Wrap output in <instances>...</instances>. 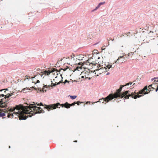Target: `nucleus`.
I'll use <instances>...</instances> for the list:
<instances>
[{"instance_id":"nucleus-7","label":"nucleus","mask_w":158,"mask_h":158,"mask_svg":"<svg viewBox=\"0 0 158 158\" xmlns=\"http://www.w3.org/2000/svg\"><path fill=\"white\" fill-rule=\"evenodd\" d=\"M111 96V95H110L109 94L105 98H102L100 99L99 100V101L97 102H100L102 103H104L105 102V103L106 104V103L109 102L110 101L112 100V97Z\"/></svg>"},{"instance_id":"nucleus-19","label":"nucleus","mask_w":158,"mask_h":158,"mask_svg":"<svg viewBox=\"0 0 158 158\" xmlns=\"http://www.w3.org/2000/svg\"><path fill=\"white\" fill-rule=\"evenodd\" d=\"M70 98L71 99H75L77 96H75V95H74V96H70Z\"/></svg>"},{"instance_id":"nucleus-2","label":"nucleus","mask_w":158,"mask_h":158,"mask_svg":"<svg viewBox=\"0 0 158 158\" xmlns=\"http://www.w3.org/2000/svg\"><path fill=\"white\" fill-rule=\"evenodd\" d=\"M45 108L47 109L49 111L51 110H52L56 108H60V106L64 107L66 108H69L70 107V104L66 102L65 104H60L59 103L56 104H50L49 105H45Z\"/></svg>"},{"instance_id":"nucleus-30","label":"nucleus","mask_w":158,"mask_h":158,"mask_svg":"<svg viewBox=\"0 0 158 158\" xmlns=\"http://www.w3.org/2000/svg\"><path fill=\"white\" fill-rule=\"evenodd\" d=\"M130 85V83H128L127 84H126V85H124V86H126V85Z\"/></svg>"},{"instance_id":"nucleus-20","label":"nucleus","mask_w":158,"mask_h":158,"mask_svg":"<svg viewBox=\"0 0 158 158\" xmlns=\"http://www.w3.org/2000/svg\"><path fill=\"white\" fill-rule=\"evenodd\" d=\"M154 79H155L154 81L155 84H156V83L158 82V78H154Z\"/></svg>"},{"instance_id":"nucleus-18","label":"nucleus","mask_w":158,"mask_h":158,"mask_svg":"<svg viewBox=\"0 0 158 158\" xmlns=\"http://www.w3.org/2000/svg\"><path fill=\"white\" fill-rule=\"evenodd\" d=\"M106 67L108 69H109L110 68H112V65L110 64H107L106 65Z\"/></svg>"},{"instance_id":"nucleus-34","label":"nucleus","mask_w":158,"mask_h":158,"mask_svg":"<svg viewBox=\"0 0 158 158\" xmlns=\"http://www.w3.org/2000/svg\"><path fill=\"white\" fill-rule=\"evenodd\" d=\"M74 142H77V140H74L73 141Z\"/></svg>"},{"instance_id":"nucleus-6","label":"nucleus","mask_w":158,"mask_h":158,"mask_svg":"<svg viewBox=\"0 0 158 158\" xmlns=\"http://www.w3.org/2000/svg\"><path fill=\"white\" fill-rule=\"evenodd\" d=\"M129 92V91H128V94L124 96L123 98L124 99H128L129 98V97H131L134 99H136L137 98H139L142 96L141 95H139V94H138L139 91L137 93L135 92H134L131 93V94Z\"/></svg>"},{"instance_id":"nucleus-31","label":"nucleus","mask_w":158,"mask_h":158,"mask_svg":"<svg viewBox=\"0 0 158 158\" xmlns=\"http://www.w3.org/2000/svg\"><path fill=\"white\" fill-rule=\"evenodd\" d=\"M129 83H130V85H131L132 84V82H130Z\"/></svg>"},{"instance_id":"nucleus-39","label":"nucleus","mask_w":158,"mask_h":158,"mask_svg":"<svg viewBox=\"0 0 158 158\" xmlns=\"http://www.w3.org/2000/svg\"><path fill=\"white\" fill-rule=\"evenodd\" d=\"M124 61V60H122V62H123V61Z\"/></svg>"},{"instance_id":"nucleus-35","label":"nucleus","mask_w":158,"mask_h":158,"mask_svg":"<svg viewBox=\"0 0 158 158\" xmlns=\"http://www.w3.org/2000/svg\"><path fill=\"white\" fill-rule=\"evenodd\" d=\"M111 40V38H110L108 40Z\"/></svg>"},{"instance_id":"nucleus-17","label":"nucleus","mask_w":158,"mask_h":158,"mask_svg":"<svg viewBox=\"0 0 158 158\" xmlns=\"http://www.w3.org/2000/svg\"><path fill=\"white\" fill-rule=\"evenodd\" d=\"M105 2H100V3L98 5V6L97 7H96V9H95V10H96L97 9H98V8H99V7L101 5H102L104 4L105 3Z\"/></svg>"},{"instance_id":"nucleus-8","label":"nucleus","mask_w":158,"mask_h":158,"mask_svg":"<svg viewBox=\"0 0 158 158\" xmlns=\"http://www.w3.org/2000/svg\"><path fill=\"white\" fill-rule=\"evenodd\" d=\"M92 69H94V71H100V74L101 72L103 73L104 72H105L106 71V69L105 67L103 68L99 67V66H98L97 65H95V66L93 65Z\"/></svg>"},{"instance_id":"nucleus-12","label":"nucleus","mask_w":158,"mask_h":158,"mask_svg":"<svg viewBox=\"0 0 158 158\" xmlns=\"http://www.w3.org/2000/svg\"><path fill=\"white\" fill-rule=\"evenodd\" d=\"M93 59L92 58H90L87 61V63H89V65L92 64L93 65L95 66V62H94V61L92 60Z\"/></svg>"},{"instance_id":"nucleus-37","label":"nucleus","mask_w":158,"mask_h":158,"mask_svg":"<svg viewBox=\"0 0 158 158\" xmlns=\"http://www.w3.org/2000/svg\"><path fill=\"white\" fill-rule=\"evenodd\" d=\"M55 70H56V69H54V71H55Z\"/></svg>"},{"instance_id":"nucleus-16","label":"nucleus","mask_w":158,"mask_h":158,"mask_svg":"<svg viewBox=\"0 0 158 158\" xmlns=\"http://www.w3.org/2000/svg\"><path fill=\"white\" fill-rule=\"evenodd\" d=\"M51 72L50 71H44V74H45V75H49L51 73Z\"/></svg>"},{"instance_id":"nucleus-13","label":"nucleus","mask_w":158,"mask_h":158,"mask_svg":"<svg viewBox=\"0 0 158 158\" xmlns=\"http://www.w3.org/2000/svg\"><path fill=\"white\" fill-rule=\"evenodd\" d=\"M127 56L126 55L121 56L118 57V58L117 59V61H118L121 58H123L124 59H127Z\"/></svg>"},{"instance_id":"nucleus-14","label":"nucleus","mask_w":158,"mask_h":158,"mask_svg":"<svg viewBox=\"0 0 158 158\" xmlns=\"http://www.w3.org/2000/svg\"><path fill=\"white\" fill-rule=\"evenodd\" d=\"M3 112H2L1 111V110L0 109V117H2L3 118H4V116L5 115V114Z\"/></svg>"},{"instance_id":"nucleus-4","label":"nucleus","mask_w":158,"mask_h":158,"mask_svg":"<svg viewBox=\"0 0 158 158\" xmlns=\"http://www.w3.org/2000/svg\"><path fill=\"white\" fill-rule=\"evenodd\" d=\"M128 91H126L123 93H121V91H120L118 89L116 90V92L114 94H110V95H111L112 97V99L114 98H124V96L126 94H128Z\"/></svg>"},{"instance_id":"nucleus-28","label":"nucleus","mask_w":158,"mask_h":158,"mask_svg":"<svg viewBox=\"0 0 158 158\" xmlns=\"http://www.w3.org/2000/svg\"><path fill=\"white\" fill-rule=\"evenodd\" d=\"M130 34V32H127L126 33V35H127V36L129 35V34Z\"/></svg>"},{"instance_id":"nucleus-25","label":"nucleus","mask_w":158,"mask_h":158,"mask_svg":"<svg viewBox=\"0 0 158 158\" xmlns=\"http://www.w3.org/2000/svg\"><path fill=\"white\" fill-rule=\"evenodd\" d=\"M156 85L157 86V88L156 89V91L157 92L158 90V84H157V85Z\"/></svg>"},{"instance_id":"nucleus-29","label":"nucleus","mask_w":158,"mask_h":158,"mask_svg":"<svg viewBox=\"0 0 158 158\" xmlns=\"http://www.w3.org/2000/svg\"><path fill=\"white\" fill-rule=\"evenodd\" d=\"M68 82V83H69V81H68L67 80H65L64 83L65 84L66 82Z\"/></svg>"},{"instance_id":"nucleus-1","label":"nucleus","mask_w":158,"mask_h":158,"mask_svg":"<svg viewBox=\"0 0 158 158\" xmlns=\"http://www.w3.org/2000/svg\"><path fill=\"white\" fill-rule=\"evenodd\" d=\"M34 104L35 103L33 102ZM38 106H43L42 103L40 104H32L31 105L23 107L22 106L17 105L13 108H10L9 110H2V112L7 114L8 118H12L14 116L15 118H19V120L26 119L28 117H31L32 116L37 113H42L43 110L40 107H37L35 105Z\"/></svg>"},{"instance_id":"nucleus-27","label":"nucleus","mask_w":158,"mask_h":158,"mask_svg":"<svg viewBox=\"0 0 158 158\" xmlns=\"http://www.w3.org/2000/svg\"><path fill=\"white\" fill-rule=\"evenodd\" d=\"M82 102H80L79 101H78L77 102H76V104H77L78 105H79V103H81Z\"/></svg>"},{"instance_id":"nucleus-38","label":"nucleus","mask_w":158,"mask_h":158,"mask_svg":"<svg viewBox=\"0 0 158 158\" xmlns=\"http://www.w3.org/2000/svg\"><path fill=\"white\" fill-rule=\"evenodd\" d=\"M42 89V91L43 90V91H44V90H43V89H44V88H43V89Z\"/></svg>"},{"instance_id":"nucleus-36","label":"nucleus","mask_w":158,"mask_h":158,"mask_svg":"<svg viewBox=\"0 0 158 158\" xmlns=\"http://www.w3.org/2000/svg\"><path fill=\"white\" fill-rule=\"evenodd\" d=\"M130 54V53H129V54H128V56H129Z\"/></svg>"},{"instance_id":"nucleus-5","label":"nucleus","mask_w":158,"mask_h":158,"mask_svg":"<svg viewBox=\"0 0 158 158\" xmlns=\"http://www.w3.org/2000/svg\"><path fill=\"white\" fill-rule=\"evenodd\" d=\"M11 96V94H9L6 95L4 94V98H2L0 101V108H3L7 106V104L8 103V102L9 98Z\"/></svg>"},{"instance_id":"nucleus-22","label":"nucleus","mask_w":158,"mask_h":158,"mask_svg":"<svg viewBox=\"0 0 158 158\" xmlns=\"http://www.w3.org/2000/svg\"><path fill=\"white\" fill-rule=\"evenodd\" d=\"M5 90H8V89H1V90H0V92H2V91H3V90H4V93H6V91H5ZM0 94H2L1 92H0Z\"/></svg>"},{"instance_id":"nucleus-33","label":"nucleus","mask_w":158,"mask_h":158,"mask_svg":"<svg viewBox=\"0 0 158 158\" xmlns=\"http://www.w3.org/2000/svg\"><path fill=\"white\" fill-rule=\"evenodd\" d=\"M67 69H64V71H65Z\"/></svg>"},{"instance_id":"nucleus-15","label":"nucleus","mask_w":158,"mask_h":158,"mask_svg":"<svg viewBox=\"0 0 158 158\" xmlns=\"http://www.w3.org/2000/svg\"><path fill=\"white\" fill-rule=\"evenodd\" d=\"M138 48H139L138 47V46H137V45H134V47H133V51H134L135 52H136V50H138Z\"/></svg>"},{"instance_id":"nucleus-10","label":"nucleus","mask_w":158,"mask_h":158,"mask_svg":"<svg viewBox=\"0 0 158 158\" xmlns=\"http://www.w3.org/2000/svg\"><path fill=\"white\" fill-rule=\"evenodd\" d=\"M49 81L50 82H51V84L50 85L49 84L48 85H45L44 86V87H46V88H48H48H49L50 87H52L53 86H55L56 85V84H55V83H52V81L51 80H49ZM61 82H60L58 83L57 84V85H58L59 84H60V83H61Z\"/></svg>"},{"instance_id":"nucleus-3","label":"nucleus","mask_w":158,"mask_h":158,"mask_svg":"<svg viewBox=\"0 0 158 158\" xmlns=\"http://www.w3.org/2000/svg\"><path fill=\"white\" fill-rule=\"evenodd\" d=\"M157 84H155L154 83H153L149 85L148 86H148H145L144 88L141 90L139 91L138 94H148L150 91L152 90L153 89L156 90L155 87Z\"/></svg>"},{"instance_id":"nucleus-42","label":"nucleus","mask_w":158,"mask_h":158,"mask_svg":"<svg viewBox=\"0 0 158 158\" xmlns=\"http://www.w3.org/2000/svg\"><path fill=\"white\" fill-rule=\"evenodd\" d=\"M112 40V41H113V40H114V39H113V40Z\"/></svg>"},{"instance_id":"nucleus-21","label":"nucleus","mask_w":158,"mask_h":158,"mask_svg":"<svg viewBox=\"0 0 158 158\" xmlns=\"http://www.w3.org/2000/svg\"><path fill=\"white\" fill-rule=\"evenodd\" d=\"M124 85H121L120 86V88L118 89L120 91H121L122 90V88L123 87H124Z\"/></svg>"},{"instance_id":"nucleus-11","label":"nucleus","mask_w":158,"mask_h":158,"mask_svg":"<svg viewBox=\"0 0 158 158\" xmlns=\"http://www.w3.org/2000/svg\"><path fill=\"white\" fill-rule=\"evenodd\" d=\"M42 74H40L39 73L37 74L34 77H32V78L33 79V82H34L36 84V83H38L40 82V81L38 80H37L36 81V82H35V81L33 79L35 78L36 79H37L39 77H42Z\"/></svg>"},{"instance_id":"nucleus-41","label":"nucleus","mask_w":158,"mask_h":158,"mask_svg":"<svg viewBox=\"0 0 158 158\" xmlns=\"http://www.w3.org/2000/svg\"><path fill=\"white\" fill-rule=\"evenodd\" d=\"M112 40V41H113V40H114V39H113V40Z\"/></svg>"},{"instance_id":"nucleus-40","label":"nucleus","mask_w":158,"mask_h":158,"mask_svg":"<svg viewBox=\"0 0 158 158\" xmlns=\"http://www.w3.org/2000/svg\"><path fill=\"white\" fill-rule=\"evenodd\" d=\"M153 79H152V81H153Z\"/></svg>"},{"instance_id":"nucleus-9","label":"nucleus","mask_w":158,"mask_h":158,"mask_svg":"<svg viewBox=\"0 0 158 158\" xmlns=\"http://www.w3.org/2000/svg\"><path fill=\"white\" fill-rule=\"evenodd\" d=\"M103 58L102 57H98V59L95 60V61H94V62H95V65H99V67H101L100 64L103 63Z\"/></svg>"},{"instance_id":"nucleus-24","label":"nucleus","mask_w":158,"mask_h":158,"mask_svg":"<svg viewBox=\"0 0 158 158\" xmlns=\"http://www.w3.org/2000/svg\"><path fill=\"white\" fill-rule=\"evenodd\" d=\"M29 76H25V78L24 79V80H26L27 79H29V78H30V77H29Z\"/></svg>"},{"instance_id":"nucleus-23","label":"nucleus","mask_w":158,"mask_h":158,"mask_svg":"<svg viewBox=\"0 0 158 158\" xmlns=\"http://www.w3.org/2000/svg\"><path fill=\"white\" fill-rule=\"evenodd\" d=\"M75 104H76V102H74L73 103H72V104H70V106H72L74 105Z\"/></svg>"},{"instance_id":"nucleus-32","label":"nucleus","mask_w":158,"mask_h":158,"mask_svg":"<svg viewBox=\"0 0 158 158\" xmlns=\"http://www.w3.org/2000/svg\"><path fill=\"white\" fill-rule=\"evenodd\" d=\"M131 53L132 55H133L134 54V52H131Z\"/></svg>"},{"instance_id":"nucleus-26","label":"nucleus","mask_w":158,"mask_h":158,"mask_svg":"<svg viewBox=\"0 0 158 158\" xmlns=\"http://www.w3.org/2000/svg\"><path fill=\"white\" fill-rule=\"evenodd\" d=\"M4 96V94H0V98L3 97Z\"/></svg>"}]
</instances>
